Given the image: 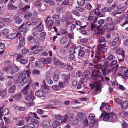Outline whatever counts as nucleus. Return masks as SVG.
Masks as SVG:
<instances>
[{"instance_id": "nucleus-3", "label": "nucleus", "mask_w": 128, "mask_h": 128, "mask_svg": "<svg viewBox=\"0 0 128 128\" xmlns=\"http://www.w3.org/2000/svg\"><path fill=\"white\" fill-rule=\"evenodd\" d=\"M126 6H122L121 5H118L116 7V14H120L123 12L126 9Z\"/></svg>"}, {"instance_id": "nucleus-27", "label": "nucleus", "mask_w": 128, "mask_h": 128, "mask_svg": "<svg viewBox=\"0 0 128 128\" xmlns=\"http://www.w3.org/2000/svg\"><path fill=\"white\" fill-rule=\"evenodd\" d=\"M104 20L100 19L98 20V23L100 25L97 26L96 27L97 28H100L102 27V24L104 23Z\"/></svg>"}, {"instance_id": "nucleus-5", "label": "nucleus", "mask_w": 128, "mask_h": 128, "mask_svg": "<svg viewBox=\"0 0 128 128\" xmlns=\"http://www.w3.org/2000/svg\"><path fill=\"white\" fill-rule=\"evenodd\" d=\"M100 82L98 81H96L92 84H90V86L92 88H95L96 91H98L99 90L100 88Z\"/></svg>"}, {"instance_id": "nucleus-61", "label": "nucleus", "mask_w": 128, "mask_h": 128, "mask_svg": "<svg viewBox=\"0 0 128 128\" xmlns=\"http://www.w3.org/2000/svg\"><path fill=\"white\" fill-rule=\"evenodd\" d=\"M115 102L118 104H122V100L118 98H116L114 99Z\"/></svg>"}, {"instance_id": "nucleus-1", "label": "nucleus", "mask_w": 128, "mask_h": 128, "mask_svg": "<svg viewBox=\"0 0 128 128\" xmlns=\"http://www.w3.org/2000/svg\"><path fill=\"white\" fill-rule=\"evenodd\" d=\"M110 113H106L105 111H103L99 116L100 118H103V120L105 121L110 122Z\"/></svg>"}, {"instance_id": "nucleus-47", "label": "nucleus", "mask_w": 128, "mask_h": 128, "mask_svg": "<svg viewBox=\"0 0 128 128\" xmlns=\"http://www.w3.org/2000/svg\"><path fill=\"white\" fill-rule=\"evenodd\" d=\"M70 75L69 74H68L65 76L64 81V82L65 83L67 82L70 79Z\"/></svg>"}, {"instance_id": "nucleus-30", "label": "nucleus", "mask_w": 128, "mask_h": 128, "mask_svg": "<svg viewBox=\"0 0 128 128\" xmlns=\"http://www.w3.org/2000/svg\"><path fill=\"white\" fill-rule=\"evenodd\" d=\"M46 23L47 24V26H48V28H50L53 25L54 22L52 20H49L48 22H47Z\"/></svg>"}, {"instance_id": "nucleus-15", "label": "nucleus", "mask_w": 128, "mask_h": 128, "mask_svg": "<svg viewBox=\"0 0 128 128\" xmlns=\"http://www.w3.org/2000/svg\"><path fill=\"white\" fill-rule=\"evenodd\" d=\"M60 72L58 70H56L54 72L53 79L55 81H57L59 80V74Z\"/></svg>"}, {"instance_id": "nucleus-9", "label": "nucleus", "mask_w": 128, "mask_h": 128, "mask_svg": "<svg viewBox=\"0 0 128 128\" xmlns=\"http://www.w3.org/2000/svg\"><path fill=\"white\" fill-rule=\"evenodd\" d=\"M30 86L28 84L22 90V92L24 95L27 94L30 91Z\"/></svg>"}, {"instance_id": "nucleus-55", "label": "nucleus", "mask_w": 128, "mask_h": 128, "mask_svg": "<svg viewBox=\"0 0 128 128\" xmlns=\"http://www.w3.org/2000/svg\"><path fill=\"white\" fill-rule=\"evenodd\" d=\"M26 72H23L22 73V74L20 75V76H21V77L22 78H23L24 79V81H25V80H26L25 79V78H26Z\"/></svg>"}, {"instance_id": "nucleus-32", "label": "nucleus", "mask_w": 128, "mask_h": 128, "mask_svg": "<svg viewBox=\"0 0 128 128\" xmlns=\"http://www.w3.org/2000/svg\"><path fill=\"white\" fill-rule=\"evenodd\" d=\"M44 64L41 63L40 61H37L35 63V66H37L39 67L40 68H42V66H44Z\"/></svg>"}, {"instance_id": "nucleus-52", "label": "nucleus", "mask_w": 128, "mask_h": 128, "mask_svg": "<svg viewBox=\"0 0 128 128\" xmlns=\"http://www.w3.org/2000/svg\"><path fill=\"white\" fill-rule=\"evenodd\" d=\"M100 43L104 42L106 41V38L102 36L99 38Z\"/></svg>"}, {"instance_id": "nucleus-8", "label": "nucleus", "mask_w": 128, "mask_h": 128, "mask_svg": "<svg viewBox=\"0 0 128 128\" xmlns=\"http://www.w3.org/2000/svg\"><path fill=\"white\" fill-rule=\"evenodd\" d=\"M102 74L100 72L97 70H94L91 74V76L92 77H94L96 78L101 77Z\"/></svg>"}, {"instance_id": "nucleus-12", "label": "nucleus", "mask_w": 128, "mask_h": 128, "mask_svg": "<svg viewBox=\"0 0 128 128\" xmlns=\"http://www.w3.org/2000/svg\"><path fill=\"white\" fill-rule=\"evenodd\" d=\"M100 57V52L98 51L95 55V57L93 59V62L95 63L98 62L99 61Z\"/></svg>"}, {"instance_id": "nucleus-40", "label": "nucleus", "mask_w": 128, "mask_h": 128, "mask_svg": "<svg viewBox=\"0 0 128 128\" xmlns=\"http://www.w3.org/2000/svg\"><path fill=\"white\" fill-rule=\"evenodd\" d=\"M42 4L40 0H38L36 1L34 3V6L38 8H40L41 7Z\"/></svg>"}, {"instance_id": "nucleus-38", "label": "nucleus", "mask_w": 128, "mask_h": 128, "mask_svg": "<svg viewBox=\"0 0 128 128\" xmlns=\"http://www.w3.org/2000/svg\"><path fill=\"white\" fill-rule=\"evenodd\" d=\"M46 79L47 82L49 84H52L53 82V81L51 79L50 76H47Z\"/></svg>"}, {"instance_id": "nucleus-10", "label": "nucleus", "mask_w": 128, "mask_h": 128, "mask_svg": "<svg viewBox=\"0 0 128 128\" xmlns=\"http://www.w3.org/2000/svg\"><path fill=\"white\" fill-rule=\"evenodd\" d=\"M25 99L28 102L32 101L35 98V97L32 94H28L25 97Z\"/></svg>"}, {"instance_id": "nucleus-49", "label": "nucleus", "mask_w": 128, "mask_h": 128, "mask_svg": "<svg viewBox=\"0 0 128 128\" xmlns=\"http://www.w3.org/2000/svg\"><path fill=\"white\" fill-rule=\"evenodd\" d=\"M90 74V72L88 70H86L84 72L83 75L85 78H87Z\"/></svg>"}, {"instance_id": "nucleus-59", "label": "nucleus", "mask_w": 128, "mask_h": 128, "mask_svg": "<svg viewBox=\"0 0 128 128\" xmlns=\"http://www.w3.org/2000/svg\"><path fill=\"white\" fill-rule=\"evenodd\" d=\"M72 13L73 14L76 16H80V14L76 10H74L72 11Z\"/></svg>"}, {"instance_id": "nucleus-46", "label": "nucleus", "mask_w": 128, "mask_h": 128, "mask_svg": "<svg viewBox=\"0 0 128 128\" xmlns=\"http://www.w3.org/2000/svg\"><path fill=\"white\" fill-rule=\"evenodd\" d=\"M20 62L22 64H26L28 62V60L26 59H21L19 60Z\"/></svg>"}, {"instance_id": "nucleus-4", "label": "nucleus", "mask_w": 128, "mask_h": 128, "mask_svg": "<svg viewBox=\"0 0 128 128\" xmlns=\"http://www.w3.org/2000/svg\"><path fill=\"white\" fill-rule=\"evenodd\" d=\"M4 66L3 68V70L4 71H7L9 69L12 67V65L10 63V60H8L4 63Z\"/></svg>"}, {"instance_id": "nucleus-21", "label": "nucleus", "mask_w": 128, "mask_h": 128, "mask_svg": "<svg viewBox=\"0 0 128 128\" xmlns=\"http://www.w3.org/2000/svg\"><path fill=\"white\" fill-rule=\"evenodd\" d=\"M35 94L36 96L39 97H42L44 95L43 92L41 90L36 91L35 93Z\"/></svg>"}, {"instance_id": "nucleus-17", "label": "nucleus", "mask_w": 128, "mask_h": 128, "mask_svg": "<svg viewBox=\"0 0 128 128\" xmlns=\"http://www.w3.org/2000/svg\"><path fill=\"white\" fill-rule=\"evenodd\" d=\"M50 120H49L48 121L44 122L42 124V126L44 128H48L50 126Z\"/></svg>"}, {"instance_id": "nucleus-60", "label": "nucleus", "mask_w": 128, "mask_h": 128, "mask_svg": "<svg viewBox=\"0 0 128 128\" xmlns=\"http://www.w3.org/2000/svg\"><path fill=\"white\" fill-rule=\"evenodd\" d=\"M24 79L22 78L21 76H20L16 80V82L18 83H21L22 81L23 82Z\"/></svg>"}, {"instance_id": "nucleus-43", "label": "nucleus", "mask_w": 128, "mask_h": 128, "mask_svg": "<svg viewBox=\"0 0 128 128\" xmlns=\"http://www.w3.org/2000/svg\"><path fill=\"white\" fill-rule=\"evenodd\" d=\"M32 15V13L30 12H29L24 16V17L28 19L31 17Z\"/></svg>"}, {"instance_id": "nucleus-53", "label": "nucleus", "mask_w": 128, "mask_h": 128, "mask_svg": "<svg viewBox=\"0 0 128 128\" xmlns=\"http://www.w3.org/2000/svg\"><path fill=\"white\" fill-rule=\"evenodd\" d=\"M115 56L113 55L110 54L108 56L107 59L109 60H112L114 59L115 58Z\"/></svg>"}, {"instance_id": "nucleus-18", "label": "nucleus", "mask_w": 128, "mask_h": 128, "mask_svg": "<svg viewBox=\"0 0 128 128\" xmlns=\"http://www.w3.org/2000/svg\"><path fill=\"white\" fill-rule=\"evenodd\" d=\"M22 96L21 94L18 93L14 95L13 96L12 98L16 100H19L21 99Z\"/></svg>"}, {"instance_id": "nucleus-33", "label": "nucleus", "mask_w": 128, "mask_h": 128, "mask_svg": "<svg viewBox=\"0 0 128 128\" xmlns=\"http://www.w3.org/2000/svg\"><path fill=\"white\" fill-rule=\"evenodd\" d=\"M121 106L124 110L126 109L128 107V101H124Z\"/></svg>"}, {"instance_id": "nucleus-20", "label": "nucleus", "mask_w": 128, "mask_h": 128, "mask_svg": "<svg viewBox=\"0 0 128 128\" xmlns=\"http://www.w3.org/2000/svg\"><path fill=\"white\" fill-rule=\"evenodd\" d=\"M78 47L80 48V50L78 52V55L80 57H82L84 56L85 54L84 52L82 50L81 47L80 46H78Z\"/></svg>"}, {"instance_id": "nucleus-56", "label": "nucleus", "mask_w": 128, "mask_h": 128, "mask_svg": "<svg viewBox=\"0 0 128 128\" xmlns=\"http://www.w3.org/2000/svg\"><path fill=\"white\" fill-rule=\"evenodd\" d=\"M24 124V120H21L18 121L16 124V125L18 126H22Z\"/></svg>"}, {"instance_id": "nucleus-7", "label": "nucleus", "mask_w": 128, "mask_h": 128, "mask_svg": "<svg viewBox=\"0 0 128 128\" xmlns=\"http://www.w3.org/2000/svg\"><path fill=\"white\" fill-rule=\"evenodd\" d=\"M9 72V73L11 75H12L16 74V72L19 70V69L16 66H14L12 67L8 70Z\"/></svg>"}, {"instance_id": "nucleus-35", "label": "nucleus", "mask_w": 128, "mask_h": 128, "mask_svg": "<svg viewBox=\"0 0 128 128\" xmlns=\"http://www.w3.org/2000/svg\"><path fill=\"white\" fill-rule=\"evenodd\" d=\"M40 71L36 69H34L32 72V74L34 75H38L40 74Z\"/></svg>"}, {"instance_id": "nucleus-26", "label": "nucleus", "mask_w": 128, "mask_h": 128, "mask_svg": "<svg viewBox=\"0 0 128 128\" xmlns=\"http://www.w3.org/2000/svg\"><path fill=\"white\" fill-rule=\"evenodd\" d=\"M42 50V47L41 46H38L36 50L34 51V54H37Z\"/></svg>"}, {"instance_id": "nucleus-31", "label": "nucleus", "mask_w": 128, "mask_h": 128, "mask_svg": "<svg viewBox=\"0 0 128 128\" xmlns=\"http://www.w3.org/2000/svg\"><path fill=\"white\" fill-rule=\"evenodd\" d=\"M6 89L4 90L0 91V96L2 97H4L6 94Z\"/></svg>"}, {"instance_id": "nucleus-42", "label": "nucleus", "mask_w": 128, "mask_h": 128, "mask_svg": "<svg viewBox=\"0 0 128 128\" xmlns=\"http://www.w3.org/2000/svg\"><path fill=\"white\" fill-rule=\"evenodd\" d=\"M76 9L78 11L81 12H84L85 11L84 8L80 6H77L76 8Z\"/></svg>"}, {"instance_id": "nucleus-51", "label": "nucleus", "mask_w": 128, "mask_h": 128, "mask_svg": "<svg viewBox=\"0 0 128 128\" xmlns=\"http://www.w3.org/2000/svg\"><path fill=\"white\" fill-rule=\"evenodd\" d=\"M42 86L44 88L47 90L49 89V88L48 86H47L45 82V80H44L43 82Z\"/></svg>"}, {"instance_id": "nucleus-28", "label": "nucleus", "mask_w": 128, "mask_h": 128, "mask_svg": "<svg viewBox=\"0 0 128 128\" xmlns=\"http://www.w3.org/2000/svg\"><path fill=\"white\" fill-rule=\"evenodd\" d=\"M35 126L32 124H28L26 125H24L23 128H34Z\"/></svg>"}, {"instance_id": "nucleus-45", "label": "nucleus", "mask_w": 128, "mask_h": 128, "mask_svg": "<svg viewBox=\"0 0 128 128\" xmlns=\"http://www.w3.org/2000/svg\"><path fill=\"white\" fill-rule=\"evenodd\" d=\"M43 56H47L48 55L50 56H51L52 55V53L51 51H48V52H44L42 54Z\"/></svg>"}, {"instance_id": "nucleus-58", "label": "nucleus", "mask_w": 128, "mask_h": 128, "mask_svg": "<svg viewBox=\"0 0 128 128\" xmlns=\"http://www.w3.org/2000/svg\"><path fill=\"white\" fill-rule=\"evenodd\" d=\"M92 7V6L90 4H86L85 6V8L88 10H90Z\"/></svg>"}, {"instance_id": "nucleus-11", "label": "nucleus", "mask_w": 128, "mask_h": 128, "mask_svg": "<svg viewBox=\"0 0 128 128\" xmlns=\"http://www.w3.org/2000/svg\"><path fill=\"white\" fill-rule=\"evenodd\" d=\"M110 122H113L117 120L116 116L113 113L111 112L110 113Z\"/></svg>"}, {"instance_id": "nucleus-2", "label": "nucleus", "mask_w": 128, "mask_h": 128, "mask_svg": "<svg viewBox=\"0 0 128 128\" xmlns=\"http://www.w3.org/2000/svg\"><path fill=\"white\" fill-rule=\"evenodd\" d=\"M68 121L70 124L72 125H76L78 124V120L77 118L73 117L72 114H71V117L70 118H68Z\"/></svg>"}, {"instance_id": "nucleus-19", "label": "nucleus", "mask_w": 128, "mask_h": 128, "mask_svg": "<svg viewBox=\"0 0 128 128\" xmlns=\"http://www.w3.org/2000/svg\"><path fill=\"white\" fill-rule=\"evenodd\" d=\"M119 38L118 37L115 38L113 41L111 43L110 45L111 46H115L116 43L118 42Z\"/></svg>"}, {"instance_id": "nucleus-22", "label": "nucleus", "mask_w": 128, "mask_h": 128, "mask_svg": "<svg viewBox=\"0 0 128 128\" xmlns=\"http://www.w3.org/2000/svg\"><path fill=\"white\" fill-rule=\"evenodd\" d=\"M60 124V122L58 121L55 120L53 122L52 126L53 128H56L59 126Z\"/></svg>"}, {"instance_id": "nucleus-54", "label": "nucleus", "mask_w": 128, "mask_h": 128, "mask_svg": "<svg viewBox=\"0 0 128 128\" xmlns=\"http://www.w3.org/2000/svg\"><path fill=\"white\" fill-rule=\"evenodd\" d=\"M31 122L32 123H34L36 124H39V121L37 119H34L32 118L31 120Z\"/></svg>"}, {"instance_id": "nucleus-39", "label": "nucleus", "mask_w": 128, "mask_h": 128, "mask_svg": "<svg viewBox=\"0 0 128 128\" xmlns=\"http://www.w3.org/2000/svg\"><path fill=\"white\" fill-rule=\"evenodd\" d=\"M9 29L7 28H5L2 31V34L4 35H7L9 33Z\"/></svg>"}, {"instance_id": "nucleus-48", "label": "nucleus", "mask_w": 128, "mask_h": 128, "mask_svg": "<svg viewBox=\"0 0 128 128\" xmlns=\"http://www.w3.org/2000/svg\"><path fill=\"white\" fill-rule=\"evenodd\" d=\"M54 118L56 119L60 120L62 119V116L60 114H57L55 115Z\"/></svg>"}, {"instance_id": "nucleus-62", "label": "nucleus", "mask_w": 128, "mask_h": 128, "mask_svg": "<svg viewBox=\"0 0 128 128\" xmlns=\"http://www.w3.org/2000/svg\"><path fill=\"white\" fill-rule=\"evenodd\" d=\"M95 117V116L92 114H90L88 117V119L90 120H93Z\"/></svg>"}, {"instance_id": "nucleus-14", "label": "nucleus", "mask_w": 128, "mask_h": 128, "mask_svg": "<svg viewBox=\"0 0 128 128\" xmlns=\"http://www.w3.org/2000/svg\"><path fill=\"white\" fill-rule=\"evenodd\" d=\"M71 114H72L68 113L66 115H65L63 119L61 121V123L63 124L66 123L67 118H68H68H70L71 117Z\"/></svg>"}, {"instance_id": "nucleus-63", "label": "nucleus", "mask_w": 128, "mask_h": 128, "mask_svg": "<svg viewBox=\"0 0 128 128\" xmlns=\"http://www.w3.org/2000/svg\"><path fill=\"white\" fill-rule=\"evenodd\" d=\"M75 56L73 54H71L69 56V58L70 59L72 60L75 58Z\"/></svg>"}, {"instance_id": "nucleus-25", "label": "nucleus", "mask_w": 128, "mask_h": 128, "mask_svg": "<svg viewBox=\"0 0 128 128\" xmlns=\"http://www.w3.org/2000/svg\"><path fill=\"white\" fill-rule=\"evenodd\" d=\"M16 88L15 85H13L8 90V92L10 93H14L16 90Z\"/></svg>"}, {"instance_id": "nucleus-50", "label": "nucleus", "mask_w": 128, "mask_h": 128, "mask_svg": "<svg viewBox=\"0 0 128 128\" xmlns=\"http://www.w3.org/2000/svg\"><path fill=\"white\" fill-rule=\"evenodd\" d=\"M24 44L25 43L24 41L20 42V43L18 44V46L17 47V48L18 49H19L21 47L23 46Z\"/></svg>"}, {"instance_id": "nucleus-29", "label": "nucleus", "mask_w": 128, "mask_h": 128, "mask_svg": "<svg viewBox=\"0 0 128 128\" xmlns=\"http://www.w3.org/2000/svg\"><path fill=\"white\" fill-rule=\"evenodd\" d=\"M111 11L109 7H104L101 10V12L102 13L110 12Z\"/></svg>"}, {"instance_id": "nucleus-34", "label": "nucleus", "mask_w": 128, "mask_h": 128, "mask_svg": "<svg viewBox=\"0 0 128 128\" xmlns=\"http://www.w3.org/2000/svg\"><path fill=\"white\" fill-rule=\"evenodd\" d=\"M85 1L84 0H78L77 3L80 6H83L84 4Z\"/></svg>"}, {"instance_id": "nucleus-41", "label": "nucleus", "mask_w": 128, "mask_h": 128, "mask_svg": "<svg viewBox=\"0 0 128 128\" xmlns=\"http://www.w3.org/2000/svg\"><path fill=\"white\" fill-rule=\"evenodd\" d=\"M128 70L127 68L125 67H123L120 68L119 70L120 72L122 73H124Z\"/></svg>"}, {"instance_id": "nucleus-23", "label": "nucleus", "mask_w": 128, "mask_h": 128, "mask_svg": "<svg viewBox=\"0 0 128 128\" xmlns=\"http://www.w3.org/2000/svg\"><path fill=\"white\" fill-rule=\"evenodd\" d=\"M8 9L10 10H16L18 9V7L15 6L13 5L8 4Z\"/></svg>"}, {"instance_id": "nucleus-44", "label": "nucleus", "mask_w": 128, "mask_h": 128, "mask_svg": "<svg viewBox=\"0 0 128 128\" xmlns=\"http://www.w3.org/2000/svg\"><path fill=\"white\" fill-rule=\"evenodd\" d=\"M38 30L39 32H42L43 30V26L42 24V23H40L37 27Z\"/></svg>"}, {"instance_id": "nucleus-57", "label": "nucleus", "mask_w": 128, "mask_h": 128, "mask_svg": "<svg viewBox=\"0 0 128 128\" xmlns=\"http://www.w3.org/2000/svg\"><path fill=\"white\" fill-rule=\"evenodd\" d=\"M54 62L55 64L58 66H59L61 62L60 61L56 59V58L54 59Z\"/></svg>"}, {"instance_id": "nucleus-36", "label": "nucleus", "mask_w": 128, "mask_h": 128, "mask_svg": "<svg viewBox=\"0 0 128 128\" xmlns=\"http://www.w3.org/2000/svg\"><path fill=\"white\" fill-rule=\"evenodd\" d=\"M105 44H101L100 43L99 45L98 46L97 48L99 50L102 51V50Z\"/></svg>"}, {"instance_id": "nucleus-37", "label": "nucleus", "mask_w": 128, "mask_h": 128, "mask_svg": "<svg viewBox=\"0 0 128 128\" xmlns=\"http://www.w3.org/2000/svg\"><path fill=\"white\" fill-rule=\"evenodd\" d=\"M60 42L62 44H66L68 42L67 38L66 37L62 38L60 40Z\"/></svg>"}, {"instance_id": "nucleus-13", "label": "nucleus", "mask_w": 128, "mask_h": 128, "mask_svg": "<svg viewBox=\"0 0 128 128\" xmlns=\"http://www.w3.org/2000/svg\"><path fill=\"white\" fill-rule=\"evenodd\" d=\"M19 34L18 33H13L10 34L7 36H6L8 38L11 39L13 40L16 38L18 36ZM20 34H19V35Z\"/></svg>"}, {"instance_id": "nucleus-6", "label": "nucleus", "mask_w": 128, "mask_h": 128, "mask_svg": "<svg viewBox=\"0 0 128 128\" xmlns=\"http://www.w3.org/2000/svg\"><path fill=\"white\" fill-rule=\"evenodd\" d=\"M114 48L116 50V52L120 55L122 58H124L125 56V52L122 49L120 48H117L116 46Z\"/></svg>"}, {"instance_id": "nucleus-64", "label": "nucleus", "mask_w": 128, "mask_h": 128, "mask_svg": "<svg viewBox=\"0 0 128 128\" xmlns=\"http://www.w3.org/2000/svg\"><path fill=\"white\" fill-rule=\"evenodd\" d=\"M60 32L62 34H67V32L66 30L64 29H62L60 30Z\"/></svg>"}, {"instance_id": "nucleus-24", "label": "nucleus", "mask_w": 128, "mask_h": 128, "mask_svg": "<svg viewBox=\"0 0 128 128\" xmlns=\"http://www.w3.org/2000/svg\"><path fill=\"white\" fill-rule=\"evenodd\" d=\"M0 113L2 117V115H6L8 114L9 113V110L8 108H6L4 109Z\"/></svg>"}, {"instance_id": "nucleus-16", "label": "nucleus", "mask_w": 128, "mask_h": 128, "mask_svg": "<svg viewBox=\"0 0 128 128\" xmlns=\"http://www.w3.org/2000/svg\"><path fill=\"white\" fill-rule=\"evenodd\" d=\"M23 26L24 24H23L19 27V30L20 32H23L24 35H26V33L27 32L28 30L26 28L23 27Z\"/></svg>"}]
</instances>
